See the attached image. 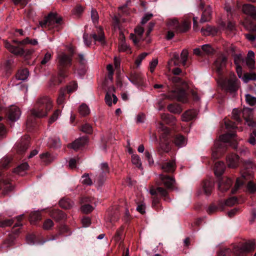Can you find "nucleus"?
<instances>
[{
  "instance_id": "nucleus-1",
  "label": "nucleus",
  "mask_w": 256,
  "mask_h": 256,
  "mask_svg": "<svg viewBox=\"0 0 256 256\" xmlns=\"http://www.w3.org/2000/svg\"><path fill=\"white\" fill-rule=\"evenodd\" d=\"M52 108V100L48 96H40L37 98L34 107L30 110V114L36 118L45 117Z\"/></svg>"
},
{
  "instance_id": "nucleus-2",
  "label": "nucleus",
  "mask_w": 256,
  "mask_h": 256,
  "mask_svg": "<svg viewBox=\"0 0 256 256\" xmlns=\"http://www.w3.org/2000/svg\"><path fill=\"white\" fill-rule=\"evenodd\" d=\"M62 20V18L56 13H50L45 18V19L39 22L40 26L42 28H54L56 24H60Z\"/></svg>"
},
{
  "instance_id": "nucleus-3",
  "label": "nucleus",
  "mask_w": 256,
  "mask_h": 256,
  "mask_svg": "<svg viewBox=\"0 0 256 256\" xmlns=\"http://www.w3.org/2000/svg\"><path fill=\"white\" fill-rule=\"evenodd\" d=\"M223 86L231 92H234L240 87V82L233 74L230 79L224 81Z\"/></svg>"
},
{
  "instance_id": "nucleus-4",
  "label": "nucleus",
  "mask_w": 256,
  "mask_h": 256,
  "mask_svg": "<svg viewBox=\"0 0 256 256\" xmlns=\"http://www.w3.org/2000/svg\"><path fill=\"white\" fill-rule=\"evenodd\" d=\"M227 56L221 54L217 58L214 63V70L220 76H221L226 66Z\"/></svg>"
},
{
  "instance_id": "nucleus-5",
  "label": "nucleus",
  "mask_w": 256,
  "mask_h": 256,
  "mask_svg": "<svg viewBox=\"0 0 256 256\" xmlns=\"http://www.w3.org/2000/svg\"><path fill=\"white\" fill-rule=\"evenodd\" d=\"M166 97L168 99L176 100L184 103L187 102L186 94L183 90H172L168 95H166Z\"/></svg>"
},
{
  "instance_id": "nucleus-6",
  "label": "nucleus",
  "mask_w": 256,
  "mask_h": 256,
  "mask_svg": "<svg viewBox=\"0 0 256 256\" xmlns=\"http://www.w3.org/2000/svg\"><path fill=\"white\" fill-rule=\"evenodd\" d=\"M58 68H68L71 66L72 56L60 52L57 56Z\"/></svg>"
},
{
  "instance_id": "nucleus-7",
  "label": "nucleus",
  "mask_w": 256,
  "mask_h": 256,
  "mask_svg": "<svg viewBox=\"0 0 256 256\" xmlns=\"http://www.w3.org/2000/svg\"><path fill=\"white\" fill-rule=\"evenodd\" d=\"M159 184L165 186L168 188H170L175 182L174 179L168 175L160 174L158 176Z\"/></svg>"
},
{
  "instance_id": "nucleus-8",
  "label": "nucleus",
  "mask_w": 256,
  "mask_h": 256,
  "mask_svg": "<svg viewBox=\"0 0 256 256\" xmlns=\"http://www.w3.org/2000/svg\"><path fill=\"white\" fill-rule=\"evenodd\" d=\"M87 143V138L86 137H82L76 140L72 143L68 144V146L76 151L82 148Z\"/></svg>"
},
{
  "instance_id": "nucleus-9",
  "label": "nucleus",
  "mask_w": 256,
  "mask_h": 256,
  "mask_svg": "<svg viewBox=\"0 0 256 256\" xmlns=\"http://www.w3.org/2000/svg\"><path fill=\"white\" fill-rule=\"evenodd\" d=\"M144 32V28L141 26H138L134 29L135 34H130V38L132 40L135 45L138 44L141 40Z\"/></svg>"
},
{
  "instance_id": "nucleus-10",
  "label": "nucleus",
  "mask_w": 256,
  "mask_h": 256,
  "mask_svg": "<svg viewBox=\"0 0 256 256\" xmlns=\"http://www.w3.org/2000/svg\"><path fill=\"white\" fill-rule=\"evenodd\" d=\"M4 46L10 52L15 55L22 56L24 54V50L22 48L14 46L7 41H4Z\"/></svg>"
},
{
  "instance_id": "nucleus-11",
  "label": "nucleus",
  "mask_w": 256,
  "mask_h": 256,
  "mask_svg": "<svg viewBox=\"0 0 256 256\" xmlns=\"http://www.w3.org/2000/svg\"><path fill=\"white\" fill-rule=\"evenodd\" d=\"M20 114L21 112L18 107L12 106L10 108L8 116L11 121L15 122L17 120L20 118Z\"/></svg>"
},
{
  "instance_id": "nucleus-12",
  "label": "nucleus",
  "mask_w": 256,
  "mask_h": 256,
  "mask_svg": "<svg viewBox=\"0 0 256 256\" xmlns=\"http://www.w3.org/2000/svg\"><path fill=\"white\" fill-rule=\"evenodd\" d=\"M14 186L8 180H0V189L2 190V194H6L14 190Z\"/></svg>"
},
{
  "instance_id": "nucleus-13",
  "label": "nucleus",
  "mask_w": 256,
  "mask_h": 256,
  "mask_svg": "<svg viewBox=\"0 0 256 256\" xmlns=\"http://www.w3.org/2000/svg\"><path fill=\"white\" fill-rule=\"evenodd\" d=\"M246 170L243 171L242 173V178L245 180H248L252 176V172H250V168L252 169L255 166L252 164V162L250 160H248L245 162Z\"/></svg>"
},
{
  "instance_id": "nucleus-14",
  "label": "nucleus",
  "mask_w": 256,
  "mask_h": 256,
  "mask_svg": "<svg viewBox=\"0 0 256 256\" xmlns=\"http://www.w3.org/2000/svg\"><path fill=\"white\" fill-rule=\"evenodd\" d=\"M240 160L238 155L231 154L226 158L228 166L230 168H236L239 163Z\"/></svg>"
},
{
  "instance_id": "nucleus-15",
  "label": "nucleus",
  "mask_w": 256,
  "mask_h": 256,
  "mask_svg": "<svg viewBox=\"0 0 256 256\" xmlns=\"http://www.w3.org/2000/svg\"><path fill=\"white\" fill-rule=\"evenodd\" d=\"M232 181L228 178H224L218 184V189L222 192L226 191L231 186Z\"/></svg>"
},
{
  "instance_id": "nucleus-16",
  "label": "nucleus",
  "mask_w": 256,
  "mask_h": 256,
  "mask_svg": "<svg viewBox=\"0 0 256 256\" xmlns=\"http://www.w3.org/2000/svg\"><path fill=\"white\" fill-rule=\"evenodd\" d=\"M242 10L244 13L250 16H251L256 18V9L250 4H245L242 7Z\"/></svg>"
},
{
  "instance_id": "nucleus-17",
  "label": "nucleus",
  "mask_w": 256,
  "mask_h": 256,
  "mask_svg": "<svg viewBox=\"0 0 256 256\" xmlns=\"http://www.w3.org/2000/svg\"><path fill=\"white\" fill-rule=\"evenodd\" d=\"M98 34L94 33L92 34V36L95 41H98L101 44H104V36L103 30L101 27H96Z\"/></svg>"
},
{
  "instance_id": "nucleus-18",
  "label": "nucleus",
  "mask_w": 256,
  "mask_h": 256,
  "mask_svg": "<svg viewBox=\"0 0 256 256\" xmlns=\"http://www.w3.org/2000/svg\"><path fill=\"white\" fill-rule=\"evenodd\" d=\"M198 112L196 110H189L185 112L182 116V120L188 122L193 120L196 117Z\"/></svg>"
},
{
  "instance_id": "nucleus-19",
  "label": "nucleus",
  "mask_w": 256,
  "mask_h": 256,
  "mask_svg": "<svg viewBox=\"0 0 256 256\" xmlns=\"http://www.w3.org/2000/svg\"><path fill=\"white\" fill-rule=\"evenodd\" d=\"M176 168V164L174 161L172 160L168 162H166L162 166V168L166 172H172L174 171Z\"/></svg>"
},
{
  "instance_id": "nucleus-20",
  "label": "nucleus",
  "mask_w": 256,
  "mask_h": 256,
  "mask_svg": "<svg viewBox=\"0 0 256 256\" xmlns=\"http://www.w3.org/2000/svg\"><path fill=\"white\" fill-rule=\"evenodd\" d=\"M120 62L121 60L119 57H114V65L116 70V74L117 75L118 80L120 81V76L123 74V70L120 69Z\"/></svg>"
},
{
  "instance_id": "nucleus-21",
  "label": "nucleus",
  "mask_w": 256,
  "mask_h": 256,
  "mask_svg": "<svg viewBox=\"0 0 256 256\" xmlns=\"http://www.w3.org/2000/svg\"><path fill=\"white\" fill-rule=\"evenodd\" d=\"M212 12V10L210 7L208 6L206 8L202 15L200 22L202 24L209 21L210 19Z\"/></svg>"
},
{
  "instance_id": "nucleus-22",
  "label": "nucleus",
  "mask_w": 256,
  "mask_h": 256,
  "mask_svg": "<svg viewBox=\"0 0 256 256\" xmlns=\"http://www.w3.org/2000/svg\"><path fill=\"white\" fill-rule=\"evenodd\" d=\"M225 166L222 162H218L215 164L214 173L217 176H220L224 172Z\"/></svg>"
},
{
  "instance_id": "nucleus-23",
  "label": "nucleus",
  "mask_w": 256,
  "mask_h": 256,
  "mask_svg": "<svg viewBox=\"0 0 256 256\" xmlns=\"http://www.w3.org/2000/svg\"><path fill=\"white\" fill-rule=\"evenodd\" d=\"M148 191L152 195H156L159 194L162 196H166L168 194L167 190L162 187H158L156 189L152 188L149 190H148Z\"/></svg>"
},
{
  "instance_id": "nucleus-24",
  "label": "nucleus",
  "mask_w": 256,
  "mask_h": 256,
  "mask_svg": "<svg viewBox=\"0 0 256 256\" xmlns=\"http://www.w3.org/2000/svg\"><path fill=\"white\" fill-rule=\"evenodd\" d=\"M59 204L64 208L69 209L73 206L74 203L68 198H63L59 202Z\"/></svg>"
},
{
  "instance_id": "nucleus-25",
  "label": "nucleus",
  "mask_w": 256,
  "mask_h": 256,
  "mask_svg": "<svg viewBox=\"0 0 256 256\" xmlns=\"http://www.w3.org/2000/svg\"><path fill=\"white\" fill-rule=\"evenodd\" d=\"M28 168V164L26 162L22 164L15 168L14 172L18 174L23 176L26 174V170Z\"/></svg>"
},
{
  "instance_id": "nucleus-26",
  "label": "nucleus",
  "mask_w": 256,
  "mask_h": 256,
  "mask_svg": "<svg viewBox=\"0 0 256 256\" xmlns=\"http://www.w3.org/2000/svg\"><path fill=\"white\" fill-rule=\"evenodd\" d=\"M41 218L42 215L39 210L34 211L30 214V221L32 224H34L36 222L40 220Z\"/></svg>"
},
{
  "instance_id": "nucleus-27",
  "label": "nucleus",
  "mask_w": 256,
  "mask_h": 256,
  "mask_svg": "<svg viewBox=\"0 0 256 256\" xmlns=\"http://www.w3.org/2000/svg\"><path fill=\"white\" fill-rule=\"evenodd\" d=\"M174 143L178 148H182L186 144V140L181 135L176 136L174 140Z\"/></svg>"
},
{
  "instance_id": "nucleus-28",
  "label": "nucleus",
  "mask_w": 256,
  "mask_h": 256,
  "mask_svg": "<svg viewBox=\"0 0 256 256\" xmlns=\"http://www.w3.org/2000/svg\"><path fill=\"white\" fill-rule=\"evenodd\" d=\"M29 72L27 69H22L18 71L16 78L20 80H25L28 78Z\"/></svg>"
},
{
  "instance_id": "nucleus-29",
  "label": "nucleus",
  "mask_w": 256,
  "mask_h": 256,
  "mask_svg": "<svg viewBox=\"0 0 256 256\" xmlns=\"http://www.w3.org/2000/svg\"><path fill=\"white\" fill-rule=\"evenodd\" d=\"M158 131L160 133V138H164L165 136L168 133V129L162 124L160 123L156 126Z\"/></svg>"
},
{
  "instance_id": "nucleus-30",
  "label": "nucleus",
  "mask_w": 256,
  "mask_h": 256,
  "mask_svg": "<svg viewBox=\"0 0 256 256\" xmlns=\"http://www.w3.org/2000/svg\"><path fill=\"white\" fill-rule=\"evenodd\" d=\"M161 118L164 122L168 124H174L176 122V118L170 114H161Z\"/></svg>"
},
{
  "instance_id": "nucleus-31",
  "label": "nucleus",
  "mask_w": 256,
  "mask_h": 256,
  "mask_svg": "<svg viewBox=\"0 0 256 256\" xmlns=\"http://www.w3.org/2000/svg\"><path fill=\"white\" fill-rule=\"evenodd\" d=\"M241 247L246 254L253 251L255 248L254 243L252 242H246L241 246Z\"/></svg>"
},
{
  "instance_id": "nucleus-32",
  "label": "nucleus",
  "mask_w": 256,
  "mask_h": 256,
  "mask_svg": "<svg viewBox=\"0 0 256 256\" xmlns=\"http://www.w3.org/2000/svg\"><path fill=\"white\" fill-rule=\"evenodd\" d=\"M179 25L178 20L176 18L169 20L168 22V26L169 29L175 30L178 32Z\"/></svg>"
},
{
  "instance_id": "nucleus-33",
  "label": "nucleus",
  "mask_w": 256,
  "mask_h": 256,
  "mask_svg": "<svg viewBox=\"0 0 256 256\" xmlns=\"http://www.w3.org/2000/svg\"><path fill=\"white\" fill-rule=\"evenodd\" d=\"M242 80L244 83H248L250 80H256V74L254 72H248L244 74Z\"/></svg>"
},
{
  "instance_id": "nucleus-34",
  "label": "nucleus",
  "mask_w": 256,
  "mask_h": 256,
  "mask_svg": "<svg viewBox=\"0 0 256 256\" xmlns=\"http://www.w3.org/2000/svg\"><path fill=\"white\" fill-rule=\"evenodd\" d=\"M107 70L108 72V78H106L103 83V87L105 88L107 86L109 80L112 81V64H108L106 67Z\"/></svg>"
},
{
  "instance_id": "nucleus-35",
  "label": "nucleus",
  "mask_w": 256,
  "mask_h": 256,
  "mask_svg": "<svg viewBox=\"0 0 256 256\" xmlns=\"http://www.w3.org/2000/svg\"><path fill=\"white\" fill-rule=\"evenodd\" d=\"M168 111L174 114H179L182 111L180 106L178 104H170L168 106Z\"/></svg>"
},
{
  "instance_id": "nucleus-36",
  "label": "nucleus",
  "mask_w": 256,
  "mask_h": 256,
  "mask_svg": "<svg viewBox=\"0 0 256 256\" xmlns=\"http://www.w3.org/2000/svg\"><path fill=\"white\" fill-rule=\"evenodd\" d=\"M42 160L46 164H48L53 160V157L48 152H44L40 155Z\"/></svg>"
},
{
  "instance_id": "nucleus-37",
  "label": "nucleus",
  "mask_w": 256,
  "mask_h": 256,
  "mask_svg": "<svg viewBox=\"0 0 256 256\" xmlns=\"http://www.w3.org/2000/svg\"><path fill=\"white\" fill-rule=\"evenodd\" d=\"M78 112L82 116H86L90 113L88 106L85 104H82L80 106Z\"/></svg>"
},
{
  "instance_id": "nucleus-38",
  "label": "nucleus",
  "mask_w": 256,
  "mask_h": 256,
  "mask_svg": "<svg viewBox=\"0 0 256 256\" xmlns=\"http://www.w3.org/2000/svg\"><path fill=\"white\" fill-rule=\"evenodd\" d=\"M232 252L234 256H246V254L241 246H234Z\"/></svg>"
},
{
  "instance_id": "nucleus-39",
  "label": "nucleus",
  "mask_w": 256,
  "mask_h": 256,
  "mask_svg": "<svg viewBox=\"0 0 256 256\" xmlns=\"http://www.w3.org/2000/svg\"><path fill=\"white\" fill-rule=\"evenodd\" d=\"M236 136L234 133L232 134H226L222 135L220 138V140L224 142H229L230 140Z\"/></svg>"
},
{
  "instance_id": "nucleus-40",
  "label": "nucleus",
  "mask_w": 256,
  "mask_h": 256,
  "mask_svg": "<svg viewBox=\"0 0 256 256\" xmlns=\"http://www.w3.org/2000/svg\"><path fill=\"white\" fill-rule=\"evenodd\" d=\"M190 27V21H184L181 25H179L178 32H186Z\"/></svg>"
},
{
  "instance_id": "nucleus-41",
  "label": "nucleus",
  "mask_w": 256,
  "mask_h": 256,
  "mask_svg": "<svg viewBox=\"0 0 256 256\" xmlns=\"http://www.w3.org/2000/svg\"><path fill=\"white\" fill-rule=\"evenodd\" d=\"M61 112H62L60 110H56L54 111L48 120V124H50L54 122L58 118V116H60Z\"/></svg>"
},
{
  "instance_id": "nucleus-42",
  "label": "nucleus",
  "mask_w": 256,
  "mask_h": 256,
  "mask_svg": "<svg viewBox=\"0 0 256 256\" xmlns=\"http://www.w3.org/2000/svg\"><path fill=\"white\" fill-rule=\"evenodd\" d=\"M202 53L206 54H212L214 52V49L210 44H205L202 46Z\"/></svg>"
},
{
  "instance_id": "nucleus-43",
  "label": "nucleus",
  "mask_w": 256,
  "mask_h": 256,
  "mask_svg": "<svg viewBox=\"0 0 256 256\" xmlns=\"http://www.w3.org/2000/svg\"><path fill=\"white\" fill-rule=\"evenodd\" d=\"M51 216L57 220L62 219L65 217L64 212L58 210H54L51 214Z\"/></svg>"
},
{
  "instance_id": "nucleus-44",
  "label": "nucleus",
  "mask_w": 256,
  "mask_h": 256,
  "mask_svg": "<svg viewBox=\"0 0 256 256\" xmlns=\"http://www.w3.org/2000/svg\"><path fill=\"white\" fill-rule=\"evenodd\" d=\"M90 16L92 22L94 24H97L98 22L99 16L97 11L93 8L91 10Z\"/></svg>"
},
{
  "instance_id": "nucleus-45",
  "label": "nucleus",
  "mask_w": 256,
  "mask_h": 256,
  "mask_svg": "<svg viewBox=\"0 0 256 256\" xmlns=\"http://www.w3.org/2000/svg\"><path fill=\"white\" fill-rule=\"evenodd\" d=\"M212 184L210 182H204L203 188L204 192L206 195L208 196L210 194L212 190Z\"/></svg>"
},
{
  "instance_id": "nucleus-46",
  "label": "nucleus",
  "mask_w": 256,
  "mask_h": 256,
  "mask_svg": "<svg viewBox=\"0 0 256 256\" xmlns=\"http://www.w3.org/2000/svg\"><path fill=\"white\" fill-rule=\"evenodd\" d=\"M25 138L26 140V142H23L20 145L19 150L21 152H24L30 146L29 137L26 136Z\"/></svg>"
},
{
  "instance_id": "nucleus-47",
  "label": "nucleus",
  "mask_w": 256,
  "mask_h": 256,
  "mask_svg": "<svg viewBox=\"0 0 256 256\" xmlns=\"http://www.w3.org/2000/svg\"><path fill=\"white\" fill-rule=\"evenodd\" d=\"M52 54L50 52H46L44 54L43 58H42V60L40 62L41 64H42V65L46 64L47 63H48L50 60L52 59Z\"/></svg>"
},
{
  "instance_id": "nucleus-48",
  "label": "nucleus",
  "mask_w": 256,
  "mask_h": 256,
  "mask_svg": "<svg viewBox=\"0 0 256 256\" xmlns=\"http://www.w3.org/2000/svg\"><path fill=\"white\" fill-rule=\"evenodd\" d=\"M14 222V219H6L0 220V228H5L10 226Z\"/></svg>"
},
{
  "instance_id": "nucleus-49",
  "label": "nucleus",
  "mask_w": 256,
  "mask_h": 256,
  "mask_svg": "<svg viewBox=\"0 0 256 256\" xmlns=\"http://www.w3.org/2000/svg\"><path fill=\"white\" fill-rule=\"evenodd\" d=\"M132 163L136 167L140 168L142 163L140 157L136 154H133L132 156Z\"/></svg>"
},
{
  "instance_id": "nucleus-50",
  "label": "nucleus",
  "mask_w": 256,
  "mask_h": 256,
  "mask_svg": "<svg viewBox=\"0 0 256 256\" xmlns=\"http://www.w3.org/2000/svg\"><path fill=\"white\" fill-rule=\"evenodd\" d=\"M22 216L23 214H20L16 218L17 220L18 221V223H16L12 228V232L14 234H18L19 232V230H14V228L22 226V224L20 222V220H21L22 218Z\"/></svg>"
},
{
  "instance_id": "nucleus-51",
  "label": "nucleus",
  "mask_w": 256,
  "mask_h": 256,
  "mask_svg": "<svg viewBox=\"0 0 256 256\" xmlns=\"http://www.w3.org/2000/svg\"><path fill=\"white\" fill-rule=\"evenodd\" d=\"M14 240L15 238L12 236L10 235L8 238L4 240V244L6 247L12 246L14 244Z\"/></svg>"
},
{
  "instance_id": "nucleus-52",
  "label": "nucleus",
  "mask_w": 256,
  "mask_h": 256,
  "mask_svg": "<svg viewBox=\"0 0 256 256\" xmlns=\"http://www.w3.org/2000/svg\"><path fill=\"white\" fill-rule=\"evenodd\" d=\"M104 100L107 105L110 106H112V94L110 90L106 93Z\"/></svg>"
},
{
  "instance_id": "nucleus-53",
  "label": "nucleus",
  "mask_w": 256,
  "mask_h": 256,
  "mask_svg": "<svg viewBox=\"0 0 256 256\" xmlns=\"http://www.w3.org/2000/svg\"><path fill=\"white\" fill-rule=\"evenodd\" d=\"M188 52L186 50H183L180 54V58L183 66L186 65V60L188 57Z\"/></svg>"
},
{
  "instance_id": "nucleus-54",
  "label": "nucleus",
  "mask_w": 256,
  "mask_h": 256,
  "mask_svg": "<svg viewBox=\"0 0 256 256\" xmlns=\"http://www.w3.org/2000/svg\"><path fill=\"white\" fill-rule=\"evenodd\" d=\"M81 210L84 214H88L92 212L94 208L89 204H85L81 206Z\"/></svg>"
},
{
  "instance_id": "nucleus-55",
  "label": "nucleus",
  "mask_w": 256,
  "mask_h": 256,
  "mask_svg": "<svg viewBox=\"0 0 256 256\" xmlns=\"http://www.w3.org/2000/svg\"><path fill=\"white\" fill-rule=\"evenodd\" d=\"M82 183L84 184L90 186L92 184V180L88 174H85L82 176Z\"/></svg>"
},
{
  "instance_id": "nucleus-56",
  "label": "nucleus",
  "mask_w": 256,
  "mask_h": 256,
  "mask_svg": "<svg viewBox=\"0 0 256 256\" xmlns=\"http://www.w3.org/2000/svg\"><path fill=\"white\" fill-rule=\"evenodd\" d=\"M246 102L250 106H254L256 103V98L252 96L249 94H246Z\"/></svg>"
},
{
  "instance_id": "nucleus-57",
  "label": "nucleus",
  "mask_w": 256,
  "mask_h": 256,
  "mask_svg": "<svg viewBox=\"0 0 256 256\" xmlns=\"http://www.w3.org/2000/svg\"><path fill=\"white\" fill-rule=\"evenodd\" d=\"M54 226V222L50 219H47L43 224V228L46 230L50 229Z\"/></svg>"
},
{
  "instance_id": "nucleus-58",
  "label": "nucleus",
  "mask_w": 256,
  "mask_h": 256,
  "mask_svg": "<svg viewBox=\"0 0 256 256\" xmlns=\"http://www.w3.org/2000/svg\"><path fill=\"white\" fill-rule=\"evenodd\" d=\"M113 27H114V28L115 30H116L117 28H118L120 34V40L122 41V42H124L125 40V37L122 31V29L120 27V26L118 24L114 26L113 24Z\"/></svg>"
},
{
  "instance_id": "nucleus-59",
  "label": "nucleus",
  "mask_w": 256,
  "mask_h": 256,
  "mask_svg": "<svg viewBox=\"0 0 256 256\" xmlns=\"http://www.w3.org/2000/svg\"><path fill=\"white\" fill-rule=\"evenodd\" d=\"M148 54L144 52L140 54L136 60V64L137 66H140L142 61L148 56Z\"/></svg>"
},
{
  "instance_id": "nucleus-60",
  "label": "nucleus",
  "mask_w": 256,
  "mask_h": 256,
  "mask_svg": "<svg viewBox=\"0 0 256 256\" xmlns=\"http://www.w3.org/2000/svg\"><path fill=\"white\" fill-rule=\"evenodd\" d=\"M77 88V83L76 82H72L67 86V91L68 93L72 92L75 91Z\"/></svg>"
},
{
  "instance_id": "nucleus-61",
  "label": "nucleus",
  "mask_w": 256,
  "mask_h": 256,
  "mask_svg": "<svg viewBox=\"0 0 256 256\" xmlns=\"http://www.w3.org/2000/svg\"><path fill=\"white\" fill-rule=\"evenodd\" d=\"M122 238L123 234L122 230H119L116 232V234L115 236V240L117 242L121 243L122 242Z\"/></svg>"
},
{
  "instance_id": "nucleus-62",
  "label": "nucleus",
  "mask_w": 256,
  "mask_h": 256,
  "mask_svg": "<svg viewBox=\"0 0 256 256\" xmlns=\"http://www.w3.org/2000/svg\"><path fill=\"white\" fill-rule=\"evenodd\" d=\"M81 130L83 132L87 134H90L92 132V127L88 124H84Z\"/></svg>"
},
{
  "instance_id": "nucleus-63",
  "label": "nucleus",
  "mask_w": 256,
  "mask_h": 256,
  "mask_svg": "<svg viewBox=\"0 0 256 256\" xmlns=\"http://www.w3.org/2000/svg\"><path fill=\"white\" fill-rule=\"evenodd\" d=\"M237 202V198L236 197H232L228 199L225 202V204L228 206H234Z\"/></svg>"
},
{
  "instance_id": "nucleus-64",
  "label": "nucleus",
  "mask_w": 256,
  "mask_h": 256,
  "mask_svg": "<svg viewBox=\"0 0 256 256\" xmlns=\"http://www.w3.org/2000/svg\"><path fill=\"white\" fill-rule=\"evenodd\" d=\"M232 251L228 248L222 250L218 253V256H230Z\"/></svg>"
}]
</instances>
